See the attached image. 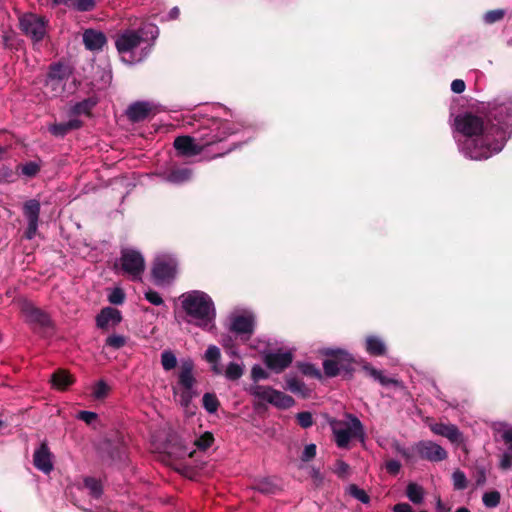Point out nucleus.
<instances>
[{"label": "nucleus", "instance_id": "21", "mask_svg": "<svg viewBox=\"0 0 512 512\" xmlns=\"http://www.w3.org/2000/svg\"><path fill=\"white\" fill-rule=\"evenodd\" d=\"M430 429L434 434L446 437L453 444L463 443L462 433L453 424L435 423L430 425Z\"/></svg>", "mask_w": 512, "mask_h": 512}, {"label": "nucleus", "instance_id": "50", "mask_svg": "<svg viewBox=\"0 0 512 512\" xmlns=\"http://www.w3.org/2000/svg\"><path fill=\"white\" fill-rule=\"evenodd\" d=\"M77 418L84 421L86 424L91 425L95 420H97L98 415L95 412L83 410L78 412Z\"/></svg>", "mask_w": 512, "mask_h": 512}, {"label": "nucleus", "instance_id": "35", "mask_svg": "<svg viewBox=\"0 0 512 512\" xmlns=\"http://www.w3.org/2000/svg\"><path fill=\"white\" fill-rule=\"evenodd\" d=\"M194 452H195L194 449H192L186 445H183V444H180L179 446L171 445L168 447V453L175 456L178 459H183L185 457H192Z\"/></svg>", "mask_w": 512, "mask_h": 512}, {"label": "nucleus", "instance_id": "1", "mask_svg": "<svg viewBox=\"0 0 512 512\" xmlns=\"http://www.w3.org/2000/svg\"><path fill=\"white\" fill-rule=\"evenodd\" d=\"M496 124L484 125L482 119L470 113L455 119V129L464 139H455L460 151L472 160L488 159L498 153L512 130V105L501 104L491 111Z\"/></svg>", "mask_w": 512, "mask_h": 512}, {"label": "nucleus", "instance_id": "4", "mask_svg": "<svg viewBox=\"0 0 512 512\" xmlns=\"http://www.w3.org/2000/svg\"><path fill=\"white\" fill-rule=\"evenodd\" d=\"M158 34V27L152 23L130 32V64L141 62L149 54Z\"/></svg>", "mask_w": 512, "mask_h": 512}, {"label": "nucleus", "instance_id": "28", "mask_svg": "<svg viewBox=\"0 0 512 512\" xmlns=\"http://www.w3.org/2000/svg\"><path fill=\"white\" fill-rule=\"evenodd\" d=\"M123 443V437H117V440H113L111 435L109 438H107L105 442V450L107 451L108 458L112 463H115L121 459Z\"/></svg>", "mask_w": 512, "mask_h": 512}, {"label": "nucleus", "instance_id": "64", "mask_svg": "<svg viewBox=\"0 0 512 512\" xmlns=\"http://www.w3.org/2000/svg\"><path fill=\"white\" fill-rule=\"evenodd\" d=\"M179 15V9L177 7H174L170 12H169V19H176Z\"/></svg>", "mask_w": 512, "mask_h": 512}, {"label": "nucleus", "instance_id": "19", "mask_svg": "<svg viewBox=\"0 0 512 512\" xmlns=\"http://www.w3.org/2000/svg\"><path fill=\"white\" fill-rule=\"evenodd\" d=\"M292 359L293 356L290 351H278L267 353L264 362L269 369L279 373L291 364Z\"/></svg>", "mask_w": 512, "mask_h": 512}, {"label": "nucleus", "instance_id": "10", "mask_svg": "<svg viewBox=\"0 0 512 512\" xmlns=\"http://www.w3.org/2000/svg\"><path fill=\"white\" fill-rule=\"evenodd\" d=\"M19 24L21 31L30 37L34 43L42 41L47 33L45 18L33 13L21 15Z\"/></svg>", "mask_w": 512, "mask_h": 512}, {"label": "nucleus", "instance_id": "13", "mask_svg": "<svg viewBox=\"0 0 512 512\" xmlns=\"http://www.w3.org/2000/svg\"><path fill=\"white\" fill-rule=\"evenodd\" d=\"M40 209V202L36 199H31L24 203L23 214L28 221V226L24 232V236L28 240L33 239L36 235L38 229Z\"/></svg>", "mask_w": 512, "mask_h": 512}, {"label": "nucleus", "instance_id": "22", "mask_svg": "<svg viewBox=\"0 0 512 512\" xmlns=\"http://www.w3.org/2000/svg\"><path fill=\"white\" fill-rule=\"evenodd\" d=\"M84 122L78 118H71L67 122L53 123L49 125L48 131L55 137L63 138L69 132L82 128Z\"/></svg>", "mask_w": 512, "mask_h": 512}, {"label": "nucleus", "instance_id": "34", "mask_svg": "<svg viewBox=\"0 0 512 512\" xmlns=\"http://www.w3.org/2000/svg\"><path fill=\"white\" fill-rule=\"evenodd\" d=\"M286 386L288 390L295 394H300L302 396H306L308 394V389L305 384L296 377H287Z\"/></svg>", "mask_w": 512, "mask_h": 512}, {"label": "nucleus", "instance_id": "60", "mask_svg": "<svg viewBox=\"0 0 512 512\" xmlns=\"http://www.w3.org/2000/svg\"><path fill=\"white\" fill-rule=\"evenodd\" d=\"M512 466V456L510 453L506 452L503 454L501 461H500V467L502 469H509Z\"/></svg>", "mask_w": 512, "mask_h": 512}, {"label": "nucleus", "instance_id": "45", "mask_svg": "<svg viewBox=\"0 0 512 512\" xmlns=\"http://www.w3.org/2000/svg\"><path fill=\"white\" fill-rule=\"evenodd\" d=\"M299 368L304 375L311 376V377L318 378V379H320L322 377L320 370L318 368H316L313 364L303 363V364L299 365Z\"/></svg>", "mask_w": 512, "mask_h": 512}, {"label": "nucleus", "instance_id": "62", "mask_svg": "<svg viewBox=\"0 0 512 512\" xmlns=\"http://www.w3.org/2000/svg\"><path fill=\"white\" fill-rule=\"evenodd\" d=\"M394 512H413L411 506L407 503H398L393 507Z\"/></svg>", "mask_w": 512, "mask_h": 512}, {"label": "nucleus", "instance_id": "29", "mask_svg": "<svg viewBox=\"0 0 512 512\" xmlns=\"http://www.w3.org/2000/svg\"><path fill=\"white\" fill-rule=\"evenodd\" d=\"M366 351L373 356H381L386 352L384 341L377 336H368L366 338Z\"/></svg>", "mask_w": 512, "mask_h": 512}, {"label": "nucleus", "instance_id": "41", "mask_svg": "<svg viewBox=\"0 0 512 512\" xmlns=\"http://www.w3.org/2000/svg\"><path fill=\"white\" fill-rule=\"evenodd\" d=\"M105 345L115 350L120 349L126 345V337L116 334L109 335L105 340Z\"/></svg>", "mask_w": 512, "mask_h": 512}, {"label": "nucleus", "instance_id": "61", "mask_svg": "<svg viewBox=\"0 0 512 512\" xmlns=\"http://www.w3.org/2000/svg\"><path fill=\"white\" fill-rule=\"evenodd\" d=\"M502 438L509 445V450L512 452V427L503 430Z\"/></svg>", "mask_w": 512, "mask_h": 512}, {"label": "nucleus", "instance_id": "47", "mask_svg": "<svg viewBox=\"0 0 512 512\" xmlns=\"http://www.w3.org/2000/svg\"><path fill=\"white\" fill-rule=\"evenodd\" d=\"M40 171V166L33 161L27 162L22 165L21 172L28 177H34Z\"/></svg>", "mask_w": 512, "mask_h": 512}, {"label": "nucleus", "instance_id": "27", "mask_svg": "<svg viewBox=\"0 0 512 512\" xmlns=\"http://www.w3.org/2000/svg\"><path fill=\"white\" fill-rule=\"evenodd\" d=\"M74 381V377L65 369L56 370L50 379L52 386L61 391L66 390Z\"/></svg>", "mask_w": 512, "mask_h": 512}, {"label": "nucleus", "instance_id": "42", "mask_svg": "<svg viewBox=\"0 0 512 512\" xmlns=\"http://www.w3.org/2000/svg\"><path fill=\"white\" fill-rule=\"evenodd\" d=\"M203 406L209 413H214L218 409L219 401L214 394L206 393L203 396Z\"/></svg>", "mask_w": 512, "mask_h": 512}, {"label": "nucleus", "instance_id": "51", "mask_svg": "<svg viewBox=\"0 0 512 512\" xmlns=\"http://www.w3.org/2000/svg\"><path fill=\"white\" fill-rule=\"evenodd\" d=\"M251 377L254 381L268 378V373L259 365H255L251 369Z\"/></svg>", "mask_w": 512, "mask_h": 512}, {"label": "nucleus", "instance_id": "33", "mask_svg": "<svg viewBox=\"0 0 512 512\" xmlns=\"http://www.w3.org/2000/svg\"><path fill=\"white\" fill-rule=\"evenodd\" d=\"M191 177V171L188 168H178L171 171L166 179L171 183H183L189 180Z\"/></svg>", "mask_w": 512, "mask_h": 512}, {"label": "nucleus", "instance_id": "12", "mask_svg": "<svg viewBox=\"0 0 512 512\" xmlns=\"http://www.w3.org/2000/svg\"><path fill=\"white\" fill-rule=\"evenodd\" d=\"M323 353L329 356V358L323 362L324 372L328 377L338 375L341 369L347 368L352 362L351 355L340 349H326Z\"/></svg>", "mask_w": 512, "mask_h": 512}, {"label": "nucleus", "instance_id": "56", "mask_svg": "<svg viewBox=\"0 0 512 512\" xmlns=\"http://www.w3.org/2000/svg\"><path fill=\"white\" fill-rule=\"evenodd\" d=\"M385 466H386V470L390 474H394V475L397 474L401 468V464L397 460H390V461L386 462Z\"/></svg>", "mask_w": 512, "mask_h": 512}, {"label": "nucleus", "instance_id": "55", "mask_svg": "<svg viewBox=\"0 0 512 512\" xmlns=\"http://www.w3.org/2000/svg\"><path fill=\"white\" fill-rule=\"evenodd\" d=\"M348 471H349V465L347 463H345L344 461L338 460L335 463L334 472L338 476L344 477L348 474Z\"/></svg>", "mask_w": 512, "mask_h": 512}, {"label": "nucleus", "instance_id": "23", "mask_svg": "<svg viewBox=\"0 0 512 512\" xmlns=\"http://www.w3.org/2000/svg\"><path fill=\"white\" fill-rule=\"evenodd\" d=\"M97 96H90L82 101L73 104L68 111V115L71 118H77L81 115L90 117L92 115L93 108L98 104Z\"/></svg>", "mask_w": 512, "mask_h": 512}, {"label": "nucleus", "instance_id": "37", "mask_svg": "<svg viewBox=\"0 0 512 512\" xmlns=\"http://www.w3.org/2000/svg\"><path fill=\"white\" fill-rule=\"evenodd\" d=\"M115 46L120 54L128 52V29L122 30L114 36Z\"/></svg>", "mask_w": 512, "mask_h": 512}, {"label": "nucleus", "instance_id": "25", "mask_svg": "<svg viewBox=\"0 0 512 512\" xmlns=\"http://www.w3.org/2000/svg\"><path fill=\"white\" fill-rule=\"evenodd\" d=\"M155 110V106L149 102H135L130 104V121L146 119Z\"/></svg>", "mask_w": 512, "mask_h": 512}, {"label": "nucleus", "instance_id": "46", "mask_svg": "<svg viewBox=\"0 0 512 512\" xmlns=\"http://www.w3.org/2000/svg\"><path fill=\"white\" fill-rule=\"evenodd\" d=\"M505 16V10L503 9H496L489 11L485 13L484 15V21L488 24L495 23L497 21H500Z\"/></svg>", "mask_w": 512, "mask_h": 512}, {"label": "nucleus", "instance_id": "44", "mask_svg": "<svg viewBox=\"0 0 512 512\" xmlns=\"http://www.w3.org/2000/svg\"><path fill=\"white\" fill-rule=\"evenodd\" d=\"M452 480H453V486L457 490H463L467 487L466 476L460 470L454 471V473L452 475Z\"/></svg>", "mask_w": 512, "mask_h": 512}, {"label": "nucleus", "instance_id": "54", "mask_svg": "<svg viewBox=\"0 0 512 512\" xmlns=\"http://www.w3.org/2000/svg\"><path fill=\"white\" fill-rule=\"evenodd\" d=\"M73 8L80 12L91 11L96 2H70Z\"/></svg>", "mask_w": 512, "mask_h": 512}, {"label": "nucleus", "instance_id": "2", "mask_svg": "<svg viewBox=\"0 0 512 512\" xmlns=\"http://www.w3.org/2000/svg\"><path fill=\"white\" fill-rule=\"evenodd\" d=\"M179 299L183 310L189 317V322L207 330L214 327L216 312L209 295L194 290L182 294Z\"/></svg>", "mask_w": 512, "mask_h": 512}, {"label": "nucleus", "instance_id": "49", "mask_svg": "<svg viewBox=\"0 0 512 512\" xmlns=\"http://www.w3.org/2000/svg\"><path fill=\"white\" fill-rule=\"evenodd\" d=\"M299 425L303 428H308L313 424L312 414L310 412H300L296 416Z\"/></svg>", "mask_w": 512, "mask_h": 512}, {"label": "nucleus", "instance_id": "17", "mask_svg": "<svg viewBox=\"0 0 512 512\" xmlns=\"http://www.w3.org/2000/svg\"><path fill=\"white\" fill-rule=\"evenodd\" d=\"M415 449L421 458L432 462L442 461L447 458L445 449L432 441H420L416 444Z\"/></svg>", "mask_w": 512, "mask_h": 512}, {"label": "nucleus", "instance_id": "52", "mask_svg": "<svg viewBox=\"0 0 512 512\" xmlns=\"http://www.w3.org/2000/svg\"><path fill=\"white\" fill-rule=\"evenodd\" d=\"M315 455H316V445L308 444L305 446V448L302 452L301 459H302V461L307 462V461L311 460L312 458H314Z\"/></svg>", "mask_w": 512, "mask_h": 512}, {"label": "nucleus", "instance_id": "14", "mask_svg": "<svg viewBox=\"0 0 512 512\" xmlns=\"http://www.w3.org/2000/svg\"><path fill=\"white\" fill-rule=\"evenodd\" d=\"M122 320L121 311L111 306L102 308L95 317L96 326L102 331L114 329Z\"/></svg>", "mask_w": 512, "mask_h": 512}, {"label": "nucleus", "instance_id": "15", "mask_svg": "<svg viewBox=\"0 0 512 512\" xmlns=\"http://www.w3.org/2000/svg\"><path fill=\"white\" fill-rule=\"evenodd\" d=\"M206 128H208L206 132L210 137L218 134L223 136V140L236 132V128L232 127L230 123L222 121L216 116H211L210 118L203 120L198 130H204Z\"/></svg>", "mask_w": 512, "mask_h": 512}, {"label": "nucleus", "instance_id": "36", "mask_svg": "<svg viewBox=\"0 0 512 512\" xmlns=\"http://www.w3.org/2000/svg\"><path fill=\"white\" fill-rule=\"evenodd\" d=\"M109 391L110 387L108 384L105 381L100 380L93 386L92 396L95 400H103L108 396Z\"/></svg>", "mask_w": 512, "mask_h": 512}, {"label": "nucleus", "instance_id": "24", "mask_svg": "<svg viewBox=\"0 0 512 512\" xmlns=\"http://www.w3.org/2000/svg\"><path fill=\"white\" fill-rule=\"evenodd\" d=\"M83 43L88 50H100L106 43V37L102 32L88 29L83 33Z\"/></svg>", "mask_w": 512, "mask_h": 512}, {"label": "nucleus", "instance_id": "31", "mask_svg": "<svg viewBox=\"0 0 512 512\" xmlns=\"http://www.w3.org/2000/svg\"><path fill=\"white\" fill-rule=\"evenodd\" d=\"M84 487L89 491L90 496L99 499L103 494V486L100 480L94 477L84 478Z\"/></svg>", "mask_w": 512, "mask_h": 512}, {"label": "nucleus", "instance_id": "3", "mask_svg": "<svg viewBox=\"0 0 512 512\" xmlns=\"http://www.w3.org/2000/svg\"><path fill=\"white\" fill-rule=\"evenodd\" d=\"M195 384L193 361L191 359L181 360L177 372V381L172 385V390L174 400L182 407L188 408L191 400L197 395Z\"/></svg>", "mask_w": 512, "mask_h": 512}, {"label": "nucleus", "instance_id": "18", "mask_svg": "<svg viewBox=\"0 0 512 512\" xmlns=\"http://www.w3.org/2000/svg\"><path fill=\"white\" fill-rule=\"evenodd\" d=\"M254 328V317L251 313L236 314L231 316L230 330L247 339Z\"/></svg>", "mask_w": 512, "mask_h": 512}, {"label": "nucleus", "instance_id": "43", "mask_svg": "<svg viewBox=\"0 0 512 512\" xmlns=\"http://www.w3.org/2000/svg\"><path fill=\"white\" fill-rule=\"evenodd\" d=\"M482 500L486 507L493 508L499 504L500 494L497 491L486 492Z\"/></svg>", "mask_w": 512, "mask_h": 512}, {"label": "nucleus", "instance_id": "63", "mask_svg": "<svg viewBox=\"0 0 512 512\" xmlns=\"http://www.w3.org/2000/svg\"><path fill=\"white\" fill-rule=\"evenodd\" d=\"M450 511V508L447 507L442 501L441 499L438 497L436 499V512H449Z\"/></svg>", "mask_w": 512, "mask_h": 512}, {"label": "nucleus", "instance_id": "26", "mask_svg": "<svg viewBox=\"0 0 512 512\" xmlns=\"http://www.w3.org/2000/svg\"><path fill=\"white\" fill-rule=\"evenodd\" d=\"M145 270V261L142 254L130 249V280H139Z\"/></svg>", "mask_w": 512, "mask_h": 512}, {"label": "nucleus", "instance_id": "8", "mask_svg": "<svg viewBox=\"0 0 512 512\" xmlns=\"http://www.w3.org/2000/svg\"><path fill=\"white\" fill-rule=\"evenodd\" d=\"M71 73L70 67L64 63L56 62L50 64L44 82L45 93L51 98L62 95L65 91L66 81Z\"/></svg>", "mask_w": 512, "mask_h": 512}, {"label": "nucleus", "instance_id": "11", "mask_svg": "<svg viewBox=\"0 0 512 512\" xmlns=\"http://www.w3.org/2000/svg\"><path fill=\"white\" fill-rule=\"evenodd\" d=\"M21 312L25 317V321L34 330H45L52 327V320L50 315L30 302H25L22 304Z\"/></svg>", "mask_w": 512, "mask_h": 512}, {"label": "nucleus", "instance_id": "57", "mask_svg": "<svg viewBox=\"0 0 512 512\" xmlns=\"http://www.w3.org/2000/svg\"><path fill=\"white\" fill-rule=\"evenodd\" d=\"M120 269L124 274H128V249H122L120 258Z\"/></svg>", "mask_w": 512, "mask_h": 512}, {"label": "nucleus", "instance_id": "6", "mask_svg": "<svg viewBox=\"0 0 512 512\" xmlns=\"http://www.w3.org/2000/svg\"><path fill=\"white\" fill-rule=\"evenodd\" d=\"M207 129L208 128L204 130H198L197 135L194 137H177L174 141L175 149L184 156H195L200 154L206 147L223 141V136L218 134L210 137L206 132Z\"/></svg>", "mask_w": 512, "mask_h": 512}, {"label": "nucleus", "instance_id": "39", "mask_svg": "<svg viewBox=\"0 0 512 512\" xmlns=\"http://www.w3.org/2000/svg\"><path fill=\"white\" fill-rule=\"evenodd\" d=\"M347 492L350 496H352L353 498L359 500L360 502H362L364 504H367L370 501V497L367 495V493L355 484L349 485L347 487Z\"/></svg>", "mask_w": 512, "mask_h": 512}, {"label": "nucleus", "instance_id": "30", "mask_svg": "<svg viewBox=\"0 0 512 512\" xmlns=\"http://www.w3.org/2000/svg\"><path fill=\"white\" fill-rule=\"evenodd\" d=\"M363 370L366 372V374L368 376L373 378L375 381H378L381 385L385 386V385H389V384H397L396 380H394L392 378H388L387 376H385L383 374V372L381 370H377L369 364L364 365Z\"/></svg>", "mask_w": 512, "mask_h": 512}, {"label": "nucleus", "instance_id": "58", "mask_svg": "<svg viewBox=\"0 0 512 512\" xmlns=\"http://www.w3.org/2000/svg\"><path fill=\"white\" fill-rule=\"evenodd\" d=\"M465 83L461 79H456L451 83V90L454 93L460 94L465 90Z\"/></svg>", "mask_w": 512, "mask_h": 512}, {"label": "nucleus", "instance_id": "38", "mask_svg": "<svg viewBox=\"0 0 512 512\" xmlns=\"http://www.w3.org/2000/svg\"><path fill=\"white\" fill-rule=\"evenodd\" d=\"M161 364L164 370L169 371L176 367L177 358L170 350H165L161 354Z\"/></svg>", "mask_w": 512, "mask_h": 512}, {"label": "nucleus", "instance_id": "32", "mask_svg": "<svg viewBox=\"0 0 512 512\" xmlns=\"http://www.w3.org/2000/svg\"><path fill=\"white\" fill-rule=\"evenodd\" d=\"M409 500L415 504H420L424 499L423 488L416 483H409L406 490Z\"/></svg>", "mask_w": 512, "mask_h": 512}, {"label": "nucleus", "instance_id": "5", "mask_svg": "<svg viewBox=\"0 0 512 512\" xmlns=\"http://www.w3.org/2000/svg\"><path fill=\"white\" fill-rule=\"evenodd\" d=\"M335 438V442L340 448H347L349 442L354 439L365 438V432L362 423L358 418L349 414L346 420H333L330 423Z\"/></svg>", "mask_w": 512, "mask_h": 512}, {"label": "nucleus", "instance_id": "20", "mask_svg": "<svg viewBox=\"0 0 512 512\" xmlns=\"http://www.w3.org/2000/svg\"><path fill=\"white\" fill-rule=\"evenodd\" d=\"M51 453L49 447L46 442L41 443L39 448H37L33 455V464L34 466L48 474L53 470V464L51 460Z\"/></svg>", "mask_w": 512, "mask_h": 512}, {"label": "nucleus", "instance_id": "59", "mask_svg": "<svg viewBox=\"0 0 512 512\" xmlns=\"http://www.w3.org/2000/svg\"><path fill=\"white\" fill-rule=\"evenodd\" d=\"M256 489L259 490L262 493H271L273 491V487L271 483L268 480L260 481L256 485Z\"/></svg>", "mask_w": 512, "mask_h": 512}, {"label": "nucleus", "instance_id": "40", "mask_svg": "<svg viewBox=\"0 0 512 512\" xmlns=\"http://www.w3.org/2000/svg\"><path fill=\"white\" fill-rule=\"evenodd\" d=\"M213 441L214 437L212 433L205 432L194 440L193 445L199 450H206L212 445Z\"/></svg>", "mask_w": 512, "mask_h": 512}, {"label": "nucleus", "instance_id": "9", "mask_svg": "<svg viewBox=\"0 0 512 512\" xmlns=\"http://www.w3.org/2000/svg\"><path fill=\"white\" fill-rule=\"evenodd\" d=\"M204 359L209 363L211 371L216 375L224 374L228 380H238L244 374V365L242 363L230 362L225 369L220 364L221 352L215 345L208 346Z\"/></svg>", "mask_w": 512, "mask_h": 512}, {"label": "nucleus", "instance_id": "7", "mask_svg": "<svg viewBox=\"0 0 512 512\" xmlns=\"http://www.w3.org/2000/svg\"><path fill=\"white\" fill-rule=\"evenodd\" d=\"M248 392L255 399V406L271 404L278 409H288L294 405V399L282 391L267 385H252Z\"/></svg>", "mask_w": 512, "mask_h": 512}, {"label": "nucleus", "instance_id": "48", "mask_svg": "<svg viewBox=\"0 0 512 512\" xmlns=\"http://www.w3.org/2000/svg\"><path fill=\"white\" fill-rule=\"evenodd\" d=\"M108 300L111 304L119 305L122 304L125 300V293L120 288H115L113 291L109 294Z\"/></svg>", "mask_w": 512, "mask_h": 512}, {"label": "nucleus", "instance_id": "53", "mask_svg": "<svg viewBox=\"0 0 512 512\" xmlns=\"http://www.w3.org/2000/svg\"><path fill=\"white\" fill-rule=\"evenodd\" d=\"M145 298L147 301H149L153 305H161L163 303V300L159 293L153 290H147L145 292Z\"/></svg>", "mask_w": 512, "mask_h": 512}, {"label": "nucleus", "instance_id": "16", "mask_svg": "<svg viewBox=\"0 0 512 512\" xmlns=\"http://www.w3.org/2000/svg\"><path fill=\"white\" fill-rule=\"evenodd\" d=\"M153 277L158 284H164L171 281L176 274V262L173 258H158L153 267Z\"/></svg>", "mask_w": 512, "mask_h": 512}]
</instances>
